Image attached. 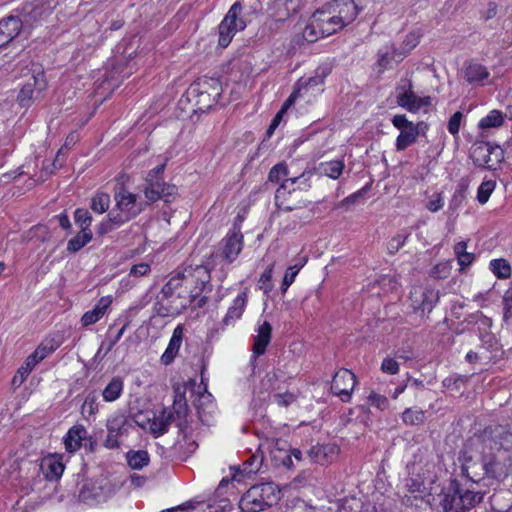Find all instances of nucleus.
I'll list each match as a JSON object with an SVG mask.
<instances>
[{
	"label": "nucleus",
	"instance_id": "nucleus-34",
	"mask_svg": "<svg viewBox=\"0 0 512 512\" xmlns=\"http://www.w3.org/2000/svg\"><path fill=\"white\" fill-rule=\"evenodd\" d=\"M171 412L174 414V423H176L179 432L186 438L188 436L186 421L188 408L186 401L174 400Z\"/></svg>",
	"mask_w": 512,
	"mask_h": 512
},
{
	"label": "nucleus",
	"instance_id": "nucleus-16",
	"mask_svg": "<svg viewBox=\"0 0 512 512\" xmlns=\"http://www.w3.org/2000/svg\"><path fill=\"white\" fill-rule=\"evenodd\" d=\"M324 6L337 17L343 27L352 23L358 15V7L353 0H333Z\"/></svg>",
	"mask_w": 512,
	"mask_h": 512
},
{
	"label": "nucleus",
	"instance_id": "nucleus-39",
	"mask_svg": "<svg viewBox=\"0 0 512 512\" xmlns=\"http://www.w3.org/2000/svg\"><path fill=\"white\" fill-rule=\"evenodd\" d=\"M344 167L345 164L342 160H332L320 163L318 169L321 174L335 180L341 176Z\"/></svg>",
	"mask_w": 512,
	"mask_h": 512
},
{
	"label": "nucleus",
	"instance_id": "nucleus-27",
	"mask_svg": "<svg viewBox=\"0 0 512 512\" xmlns=\"http://www.w3.org/2000/svg\"><path fill=\"white\" fill-rule=\"evenodd\" d=\"M476 484H470L468 487H460L459 491L462 498V507L464 510H470L480 504L484 498L485 491L477 489Z\"/></svg>",
	"mask_w": 512,
	"mask_h": 512
},
{
	"label": "nucleus",
	"instance_id": "nucleus-1",
	"mask_svg": "<svg viewBox=\"0 0 512 512\" xmlns=\"http://www.w3.org/2000/svg\"><path fill=\"white\" fill-rule=\"evenodd\" d=\"M476 449H482L483 465L486 473L498 478L505 473L510 457L506 455L512 452V431L503 425L490 426L473 440Z\"/></svg>",
	"mask_w": 512,
	"mask_h": 512
},
{
	"label": "nucleus",
	"instance_id": "nucleus-37",
	"mask_svg": "<svg viewBox=\"0 0 512 512\" xmlns=\"http://www.w3.org/2000/svg\"><path fill=\"white\" fill-rule=\"evenodd\" d=\"M418 135L419 131L417 126L408 127V129L401 130L396 139V149L398 151L405 150L407 147L416 142Z\"/></svg>",
	"mask_w": 512,
	"mask_h": 512
},
{
	"label": "nucleus",
	"instance_id": "nucleus-24",
	"mask_svg": "<svg viewBox=\"0 0 512 512\" xmlns=\"http://www.w3.org/2000/svg\"><path fill=\"white\" fill-rule=\"evenodd\" d=\"M183 336L184 327L182 325H177L173 330L172 337L170 338L166 350L161 356V362L164 365H169L174 361L181 347Z\"/></svg>",
	"mask_w": 512,
	"mask_h": 512
},
{
	"label": "nucleus",
	"instance_id": "nucleus-15",
	"mask_svg": "<svg viewBox=\"0 0 512 512\" xmlns=\"http://www.w3.org/2000/svg\"><path fill=\"white\" fill-rule=\"evenodd\" d=\"M244 241L240 226L234 224L227 235L221 241V251L223 258L231 263L243 249Z\"/></svg>",
	"mask_w": 512,
	"mask_h": 512
},
{
	"label": "nucleus",
	"instance_id": "nucleus-61",
	"mask_svg": "<svg viewBox=\"0 0 512 512\" xmlns=\"http://www.w3.org/2000/svg\"><path fill=\"white\" fill-rule=\"evenodd\" d=\"M31 372L32 370L23 363V365H21L16 374L13 376L12 385L16 388L20 387Z\"/></svg>",
	"mask_w": 512,
	"mask_h": 512
},
{
	"label": "nucleus",
	"instance_id": "nucleus-43",
	"mask_svg": "<svg viewBox=\"0 0 512 512\" xmlns=\"http://www.w3.org/2000/svg\"><path fill=\"white\" fill-rule=\"evenodd\" d=\"M127 463L132 469H142L149 463V454L147 451H129L126 455Z\"/></svg>",
	"mask_w": 512,
	"mask_h": 512
},
{
	"label": "nucleus",
	"instance_id": "nucleus-19",
	"mask_svg": "<svg viewBox=\"0 0 512 512\" xmlns=\"http://www.w3.org/2000/svg\"><path fill=\"white\" fill-rule=\"evenodd\" d=\"M22 29L21 18L8 16L0 20V48L16 38Z\"/></svg>",
	"mask_w": 512,
	"mask_h": 512
},
{
	"label": "nucleus",
	"instance_id": "nucleus-26",
	"mask_svg": "<svg viewBox=\"0 0 512 512\" xmlns=\"http://www.w3.org/2000/svg\"><path fill=\"white\" fill-rule=\"evenodd\" d=\"M444 512L465 511L462 507V498L459 491V485L453 483L444 494L440 502Z\"/></svg>",
	"mask_w": 512,
	"mask_h": 512
},
{
	"label": "nucleus",
	"instance_id": "nucleus-59",
	"mask_svg": "<svg viewBox=\"0 0 512 512\" xmlns=\"http://www.w3.org/2000/svg\"><path fill=\"white\" fill-rule=\"evenodd\" d=\"M273 268L274 263H271L260 276L259 288L264 290V292H269L271 290Z\"/></svg>",
	"mask_w": 512,
	"mask_h": 512
},
{
	"label": "nucleus",
	"instance_id": "nucleus-22",
	"mask_svg": "<svg viewBox=\"0 0 512 512\" xmlns=\"http://www.w3.org/2000/svg\"><path fill=\"white\" fill-rule=\"evenodd\" d=\"M272 326L269 322H263L257 329V335L254 337L252 359L263 355L268 344L271 341Z\"/></svg>",
	"mask_w": 512,
	"mask_h": 512
},
{
	"label": "nucleus",
	"instance_id": "nucleus-55",
	"mask_svg": "<svg viewBox=\"0 0 512 512\" xmlns=\"http://www.w3.org/2000/svg\"><path fill=\"white\" fill-rule=\"evenodd\" d=\"M303 265L304 264H295L293 266H289L286 269V272L284 274L283 281L281 284V290L283 293L286 292L287 289L289 288V286L294 282L295 277L297 276V274L299 273V271L301 270Z\"/></svg>",
	"mask_w": 512,
	"mask_h": 512
},
{
	"label": "nucleus",
	"instance_id": "nucleus-64",
	"mask_svg": "<svg viewBox=\"0 0 512 512\" xmlns=\"http://www.w3.org/2000/svg\"><path fill=\"white\" fill-rule=\"evenodd\" d=\"M503 304H504V317H508V315L512 314V281L510 287L507 289L503 296Z\"/></svg>",
	"mask_w": 512,
	"mask_h": 512
},
{
	"label": "nucleus",
	"instance_id": "nucleus-50",
	"mask_svg": "<svg viewBox=\"0 0 512 512\" xmlns=\"http://www.w3.org/2000/svg\"><path fill=\"white\" fill-rule=\"evenodd\" d=\"M110 205V196L107 193L99 192L91 200V209L99 214L106 212Z\"/></svg>",
	"mask_w": 512,
	"mask_h": 512
},
{
	"label": "nucleus",
	"instance_id": "nucleus-36",
	"mask_svg": "<svg viewBox=\"0 0 512 512\" xmlns=\"http://www.w3.org/2000/svg\"><path fill=\"white\" fill-rule=\"evenodd\" d=\"M187 97L189 100L195 99V105L199 111L205 112L210 109L217 101L220 95H213L211 93H189L187 90Z\"/></svg>",
	"mask_w": 512,
	"mask_h": 512
},
{
	"label": "nucleus",
	"instance_id": "nucleus-17",
	"mask_svg": "<svg viewBox=\"0 0 512 512\" xmlns=\"http://www.w3.org/2000/svg\"><path fill=\"white\" fill-rule=\"evenodd\" d=\"M110 495V489L98 483L85 484L80 493L79 498L86 504L94 505L106 501Z\"/></svg>",
	"mask_w": 512,
	"mask_h": 512
},
{
	"label": "nucleus",
	"instance_id": "nucleus-3",
	"mask_svg": "<svg viewBox=\"0 0 512 512\" xmlns=\"http://www.w3.org/2000/svg\"><path fill=\"white\" fill-rule=\"evenodd\" d=\"M281 498L279 487L273 482L253 485L241 497L242 512H260L275 505Z\"/></svg>",
	"mask_w": 512,
	"mask_h": 512
},
{
	"label": "nucleus",
	"instance_id": "nucleus-51",
	"mask_svg": "<svg viewBox=\"0 0 512 512\" xmlns=\"http://www.w3.org/2000/svg\"><path fill=\"white\" fill-rule=\"evenodd\" d=\"M42 13V8L37 7L33 4H26L22 9V25L24 23L32 24L33 22L38 21L41 18Z\"/></svg>",
	"mask_w": 512,
	"mask_h": 512
},
{
	"label": "nucleus",
	"instance_id": "nucleus-25",
	"mask_svg": "<svg viewBox=\"0 0 512 512\" xmlns=\"http://www.w3.org/2000/svg\"><path fill=\"white\" fill-rule=\"evenodd\" d=\"M480 453H481V463H477L476 461H473L471 456H466V454H464V461H463L461 469H462V474L465 475L471 481L470 484L479 485L481 475H486L489 478H491L486 473L485 469L482 468V465H483L482 449H480Z\"/></svg>",
	"mask_w": 512,
	"mask_h": 512
},
{
	"label": "nucleus",
	"instance_id": "nucleus-42",
	"mask_svg": "<svg viewBox=\"0 0 512 512\" xmlns=\"http://www.w3.org/2000/svg\"><path fill=\"white\" fill-rule=\"evenodd\" d=\"M284 375L279 370H274L265 375L261 381V385L266 390L278 391L281 390V383H284Z\"/></svg>",
	"mask_w": 512,
	"mask_h": 512
},
{
	"label": "nucleus",
	"instance_id": "nucleus-9",
	"mask_svg": "<svg viewBox=\"0 0 512 512\" xmlns=\"http://www.w3.org/2000/svg\"><path fill=\"white\" fill-rule=\"evenodd\" d=\"M313 175L311 170L305 169L299 175L292 173L289 178H286L283 183L279 186L275 193V204L278 208L284 211H291L293 208L291 206H287L284 204L283 200L286 194L291 193L292 191L299 190H307L310 188V179Z\"/></svg>",
	"mask_w": 512,
	"mask_h": 512
},
{
	"label": "nucleus",
	"instance_id": "nucleus-52",
	"mask_svg": "<svg viewBox=\"0 0 512 512\" xmlns=\"http://www.w3.org/2000/svg\"><path fill=\"white\" fill-rule=\"evenodd\" d=\"M321 29L320 26H318V22L314 15H312L309 24L306 25V27L303 30V38L307 42H315L319 38H321Z\"/></svg>",
	"mask_w": 512,
	"mask_h": 512
},
{
	"label": "nucleus",
	"instance_id": "nucleus-11",
	"mask_svg": "<svg viewBox=\"0 0 512 512\" xmlns=\"http://www.w3.org/2000/svg\"><path fill=\"white\" fill-rule=\"evenodd\" d=\"M144 195L149 203L156 202L158 200H164L170 202L177 192V187L173 184H169L158 178H145Z\"/></svg>",
	"mask_w": 512,
	"mask_h": 512
},
{
	"label": "nucleus",
	"instance_id": "nucleus-58",
	"mask_svg": "<svg viewBox=\"0 0 512 512\" xmlns=\"http://www.w3.org/2000/svg\"><path fill=\"white\" fill-rule=\"evenodd\" d=\"M367 400L371 406H374L381 411L387 409L389 406L388 399L384 395L378 394L374 391L369 394Z\"/></svg>",
	"mask_w": 512,
	"mask_h": 512
},
{
	"label": "nucleus",
	"instance_id": "nucleus-28",
	"mask_svg": "<svg viewBox=\"0 0 512 512\" xmlns=\"http://www.w3.org/2000/svg\"><path fill=\"white\" fill-rule=\"evenodd\" d=\"M172 423H174V414L170 409H163L150 422V431L155 437L161 436L168 431V427Z\"/></svg>",
	"mask_w": 512,
	"mask_h": 512
},
{
	"label": "nucleus",
	"instance_id": "nucleus-33",
	"mask_svg": "<svg viewBox=\"0 0 512 512\" xmlns=\"http://www.w3.org/2000/svg\"><path fill=\"white\" fill-rule=\"evenodd\" d=\"M247 299L248 297L246 291H243L237 295L231 306L228 308L225 317L223 318L224 325H230L242 316L247 303Z\"/></svg>",
	"mask_w": 512,
	"mask_h": 512
},
{
	"label": "nucleus",
	"instance_id": "nucleus-29",
	"mask_svg": "<svg viewBox=\"0 0 512 512\" xmlns=\"http://www.w3.org/2000/svg\"><path fill=\"white\" fill-rule=\"evenodd\" d=\"M86 436L87 430L83 425H75L70 428L64 439L66 450L70 453L77 451L81 447L82 441L86 439Z\"/></svg>",
	"mask_w": 512,
	"mask_h": 512
},
{
	"label": "nucleus",
	"instance_id": "nucleus-4",
	"mask_svg": "<svg viewBox=\"0 0 512 512\" xmlns=\"http://www.w3.org/2000/svg\"><path fill=\"white\" fill-rule=\"evenodd\" d=\"M24 76L27 80L18 94V101L22 107H28L32 101L40 99L41 93L46 89L47 84L43 68L39 64L32 63Z\"/></svg>",
	"mask_w": 512,
	"mask_h": 512
},
{
	"label": "nucleus",
	"instance_id": "nucleus-20",
	"mask_svg": "<svg viewBox=\"0 0 512 512\" xmlns=\"http://www.w3.org/2000/svg\"><path fill=\"white\" fill-rule=\"evenodd\" d=\"M308 456L311 461L319 464L332 462L339 453V447L336 444H317L308 450Z\"/></svg>",
	"mask_w": 512,
	"mask_h": 512
},
{
	"label": "nucleus",
	"instance_id": "nucleus-56",
	"mask_svg": "<svg viewBox=\"0 0 512 512\" xmlns=\"http://www.w3.org/2000/svg\"><path fill=\"white\" fill-rule=\"evenodd\" d=\"M99 404L97 402V397L94 394H89L81 407V414L84 417H89L98 412Z\"/></svg>",
	"mask_w": 512,
	"mask_h": 512
},
{
	"label": "nucleus",
	"instance_id": "nucleus-63",
	"mask_svg": "<svg viewBox=\"0 0 512 512\" xmlns=\"http://www.w3.org/2000/svg\"><path fill=\"white\" fill-rule=\"evenodd\" d=\"M274 401L283 407L289 406L291 403L295 401V396L292 393L284 392V393H275L273 395Z\"/></svg>",
	"mask_w": 512,
	"mask_h": 512
},
{
	"label": "nucleus",
	"instance_id": "nucleus-8",
	"mask_svg": "<svg viewBox=\"0 0 512 512\" xmlns=\"http://www.w3.org/2000/svg\"><path fill=\"white\" fill-rule=\"evenodd\" d=\"M181 285L189 288V297L196 299L210 282V271L204 265L188 266L180 271Z\"/></svg>",
	"mask_w": 512,
	"mask_h": 512
},
{
	"label": "nucleus",
	"instance_id": "nucleus-48",
	"mask_svg": "<svg viewBox=\"0 0 512 512\" xmlns=\"http://www.w3.org/2000/svg\"><path fill=\"white\" fill-rule=\"evenodd\" d=\"M42 467L46 469V477L50 480L58 479L64 471V465L54 459L44 460Z\"/></svg>",
	"mask_w": 512,
	"mask_h": 512
},
{
	"label": "nucleus",
	"instance_id": "nucleus-62",
	"mask_svg": "<svg viewBox=\"0 0 512 512\" xmlns=\"http://www.w3.org/2000/svg\"><path fill=\"white\" fill-rule=\"evenodd\" d=\"M381 371L390 375L397 374L399 371V364L396 360L386 357L381 364Z\"/></svg>",
	"mask_w": 512,
	"mask_h": 512
},
{
	"label": "nucleus",
	"instance_id": "nucleus-57",
	"mask_svg": "<svg viewBox=\"0 0 512 512\" xmlns=\"http://www.w3.org/2000/svg\"><path fill=\"white\" fill-rule=\"evenodd\" d=\"M58 345L53 341L42 342L35 349L34 353L43 361L49 355H51L56 349Z\"/></svg>",
	"mask_w": 512,
	"mask_h": 512
},
{
	"label": "nucleus",
	"instance_id": "nucleus-21",
	"mask_svg": "<svg viewBox=\"0 0 512 512\" xmlns=\"http://www.w3.org/2000/svg\"><path fill=\"white\" fill-rule=\"evenodd\" d=\"M192 402L197 410L200 421L208 424L214 410L212 395L207 392L206 388H203V392H198Z\"/></svg>",
	"mask_w": 512,
	"mask_h": 512
},
{
	"label": "nucleus",
	"instance_id": "nucleus-30",
	"mask_svg": "<svg viewBox=\"0 0 512 512\" xmlns=\"http://www.w3.org/2000/svg\"><path fill=\"white\" fill-rule=\"evenodd\" d=\"M211 93L213 95H221L222 88L217 78L203 77L193 82L189 87V93Z\"/></svg>",
	"mask_w": 512,
	"mask_h": 512
},
{
	"label": "nucleus",
	"instance_id": "nucleus-41",
	"mask_svg": "<svg viewBox=\"0 0 512 512\" xmlns=\"http://www.w3.org/2000/svg\"><path fill=\"white\" fill-rule=\"evenodd\" d=\"M92 237V231L81 230L77 235L68 241L67 250L72 253L80 251L87 243L92 240Z\"/></svg>",
	"mask_w": 512,
	"mask_h": 512
},
{
	"label": "nucleus",
	"instance_id": "nucleus-5",
	"mask_svg": "<svg viewBox=\"0 0 512 512\" xmlns=\"http://www.w3.org/2000/svg\"><path fill=\"white\" fill-rule=\"evenodd\" d=\"M107 436L103 446L109 450H116L121 446L122 439L129 434L133 425L129 418L121 413L114 412L106 420Z\"/></svg>",
	"mask_w": 512,
	"mask_h": 512
},
{
	"label": "nucleus",
	"instance_id": "nucleus-6",
	"mask_svg": "<svg viewBox=\"0 0 512 512\" xmlns=\"http://www.w3.org/2000/svg\"><path fill=\"white\" fill-rule=\"evenodd\" d=\"M242 11V5L240 2H235L224 19L218 26L219 39L218 44L222 48H226L232 41L235 34L242 31L246 27V22L239 17Z\"/></svg>",
	"mask_w": 512,
	"mask_h": 512
},
{
	"label": "nucleus",
	"instance_id": "nucleus-31",
	"mask_svg": "<svg viewBox=\"0 0 512 512\" xmlns=\"http://www.w3.org/2000/svg\"><path fill=\"white\" fill-rule=\"evenodd\" d=\"M324 82L323 77H312L306 80L304 83L301 80L298 82V88L293 91V93L288 97L285 101L281 109H284V113L288 109V107L295 101V99L302 94L309 92L310 90L314 91L315 87L321 86Z\"/></svg>",
	"mask_w": 512,
	"mask_h": 512
},
{
	"label": "nucleus",
	"instance_id": "nucleus-12",
	"mask_svg": "<svg viewBox=\"0 0 512 512\" xmlns=\"http://www.w3.org/2000/svg\"><path fill=\"white\" fill-rule=\"evenodd\" d=\"M410 81L407 85H399L396 88L397 91V104L408 110L409 112L416 113L422 107L430 106L432 99L430 96L418 97L414 91Z\"/></svg>",
	"mask_w": 512,
	"mask_h": 512
},
{
	"label": "nucleus",
	"instance_id": "nucleus-38",
	"mask_svg": "<svg viewBox=\"0 0 512 512\" xmlns=\"http://www.w3.org/2000/svg\"><path fill=\"white\" fill-rule=\"evenodd\" d=\"M504 124V114L500 110H491L485 117L481 118L478 128L487 130L491 128H499Z\"/></svg>",
	"mask_w": 512,
	"mask_h": 512
},
{
	"label": "nucleus",
	"instance_id": "nucleus-47",
	"mask_svg": "<svg viewBox=\"0 0 512 512\" xmlns=\"http://www.w3.org/2000/svg\"><path fill=\"white\" fill-rule=\"evenodd\" d=\"M263 462V457L261 455L254 454L249 457L243 464L241 472L244 476L250 477L251 475L257 473Z\"/></svg>",
	"mask_w": 512,
	"mask_h": 512
},
{
	"label": "nucleus",
	"instance_id": "nucleus-14",
	"mask_svg": "<svg viewBox=\"0 0 512 512\" xmlns=\"http://www.w3.org/2000/svg\"><path fill=\"white\" fill-rule=\"evenodd\" d=\"M356 385V376L348 369H340L332 379L331 391L340 397L343 402H348Z\"/></svg>",
	"mask_w": 512,
	"mask_h": 512
},
{
	"label": "nucleus",
	"instance_id": "nucleus-18",
	"mask_svg": "<svg viewBox=\"0 0 512 512\" xmlns=\"http://www.w3.org/2000/svg\"><path fill=\"white\" fill-rule=\"evenodd\" d=\"M321 29V36H330L344 27L337 20V17L330 14L329 10L323 6L313 13Z\"/></svg>",
	"mask_w": 512,
	"mask_h": 512
},
{
	"label": "nucleus",
	"instance_id": "nucleus-40",
	"mask_svg": "<svg viewBox=\"0 0 512 512\" xmlns=\"http://www.w3.org/2000/svg\"><path fill=\"white\" fill-rule=\"evenodd\" d=\"M181 287L180 271H177L176 274L172 276L170 280L162 287L160 294L157 296V300L175 296L176 293L181 291Z\"/></svg>",
	"mask_w": 512,
	"mask_h": 512
},
{
	"label": "nucleus",
	"instance_id": "nucleus-60",
	"mask_svg": "<svg viewBox=\"0 0 512 512\" xmlns=\"http://www.w3.org/2000/svg\"><path fill=\"white\" fill-rule=\"evenodd\" d=\"M464 115L462 112L457 111L455 112L449 119L447 124V129L450 134L453 136H457L460 130L461 122Z\"/></svg>",
	"mask_w": 512,
	"mask_h": 512
},
{
	"label": "nucleus",
	"instance_id": "nucleus-44",
	"mask_svg": "<svg viewBox=\"0 0 512 512\" xmlns=\"http://www.w3.org/2000/svg\"><path fill=\"white\" fill-rule=\"evenodd\" d=\"M411 232L408 229H404L395 236H393L387 242V251L389 254L393 255L397 253L406 243L408 238L410 237Z\"/></svg>",
	"mask_w": 512,
	"mask_h": 512
},
{
	"label": "nucleus",
	"instance_id": "nucleus-35",
	"mask_svg": "<svg viewBox=\"0 0 512 512\" xmlns=\"http://www.w3.org/2000/svg\"><path fill=\"white\" fill-rule=\"evenodd\" d=\"M124 389V381L121 377L115 376L106 385L102 391V397L105 402H114L120 398Z\"/></svg>",
	"mask_w": 512,
	"mask_h": 512
},
{
	"label": "nucleus",
	"instance_id": "nucleus-13",
	"mask_svg": "<svg viewBox=\"0 0 512 512\" xmlns=\"http://www.w3.org/2000/svg\"><path fill=\"white\" fill-rule=\"evenodd\" d=\"M186 291H179L171 298L157 300L155 310L161 317H174L182 313L194 300L189 295H184Z\"/></svg>",
	"mask_w": 512,
	"mask_h": 512
},
{
	"label": "nucleus",
	"instance_id": "nucleus-54",
	"mask_svg": "<svg viewBox=\"0 0 512 512\" xmlns=\"http://www.w3.org/2000/svg\"><path fill=\"white\" fill-rule=\"evenodd\" d=\"M74 219L76 224L80 226L81 230L91 231L89 227L92 222V217L88 210L82 208L76 209Z\"/></svg>",
	"mask_w": 512,
	"mask_h": 512
},
{
	"label": "nucleus",
	"instance_id": "nucleus-53",
	"mask_svg": "<svg viewBox=\"0 0 512 512\" xmlns=\"http://www.w3.org/2000/svg\"><path fill=\"white\" fill-rule=\"evenodd\" d=\"M495 186L496 183L492 180L484 181L480 184L477 190V200L480 204H485L489 200Z\"/></svg>",
	"mask_w": 512,
	"mask_h": 512
},
{
	"label": "nucleus",
	"instance_id": "nucleus-49",
	"mask_svg": "<svg viewBox=\"0 0 512 512\" xmlns=\"http://www.w3.org/2000/svg\"><path fill=\"white\" fill-rule=\"evenodd\" d=\"M490 269L501 279L508 278L511 275V266L505 259H494L490 262Z\"/></svg>",
	"mask_w": 512,
	"mask_h": 512
},
{
	"label": "nucleus",
	"instance_id": "nucleus-10",
	"mask_svg": "<svg viewBox=\"0 0 512 512\" xmlns=\"http://www.w3.org/2000/svg\"><path fill=\"white\" fill-rule=\"evenodd\" d=\"M410 305L422 315L430 313L439 301V291L433 288L414 286L410 290Z\"/></svg>",
	"mask_w": 512,
	"mask_h": 512
},
{
	"label": "nucleus",
	"instance_id": "nucleus-23",
	"mask_svg": "<svg viewBox=\"0 0 512 512\" xmlns=\"http://www.w3.org/2000/svg\"><path fill=\"white\" fill-rule=\"evenodd\" d=\"M112 304L111 296L101 297L92 310L85 312L81 318V324L84 327L98 322L107 312Z\"/></svg>",
	"mask_w": 512,
	"mask_h": 512
},
{
	"label": "nucleus",
	"instance_id": "nucleus-32",
	"mask_svg": "<svg viewBox=\"0 0 512 512\" xmlns=\"http://www.w3.org/2000/svg\"><path fill=\"white\" fill-rule=\"evenodd\" d=\"M490 73L485 66L476 62H469L464 68V79L472 85L480 84L489 77Z\"/></svg>",
	"mask_w": 512,
	"mask_h": 512
},
{
	"label": "nucleus",
	"instance_id": "nucleus-46",
	"mask_svg": "<svg viewBox=\"0 0 512 512\" xmlns=\"http://www.w3.org/2000/svg\"><path fill=\"white\" fill-rule=\"evenodd\" d=\"M402 420L406 425H421L425 421V413L420 409L407 408L402 413Z\"/></svg>",
	"mask_w": 512,
	"mask_h": 512
},
{
	"label": "nucleus",
	"instance_id": "nucleus-2",
	"mask_svg": "<svg viewBox=\"0 0 512 512\" xmlns=\"http://www.w3.org/2000/svg\"><path fill=\"white\" fill-rule=\"evenodd\" d=\"M114 199L116 202L115 208L108 214L107 221L101 224L99 229L101 234L120 227L135 218L144 209L143 203L138 201V196L123 186L115 191Z\"/></svg>",
	"mask_w": 512,
	"mask_h": 512
},
{
	"label": "nucleus",
	"instance_id": "nucleus-7",
	"mask_svg": "<svg viewBox=\"0 0 512 512\" xmlns=\"http://www.w3.org/2000/svg\"><path fill=\"white\" fill-rule=\"evenodd\" d=\"M470 158L477 167L492 170L502 162L504 153L500 146L480 141L472 145Z\"/></svg>",
	"mask_w": 512,
	"mask_h": 512
},
{
	"label": "nucleus",
	"instance_id": "nucleus-45",
	"mask_svg": "<svg viewBox=\"0 0 512 512\" xmlns=\"http://www.w3.org/2000/svg\"><path fill=\"white\" fill-rule=\"evenodd\" d=\"M292 175L291 170L288 168L285 162L278 163L274 165L268 175V179L270 182L278 183L280 181H284L286 178H289Z\"/></svg>",
	"mask_w": 512,
	"mask_h": 512
}]
</instances>
